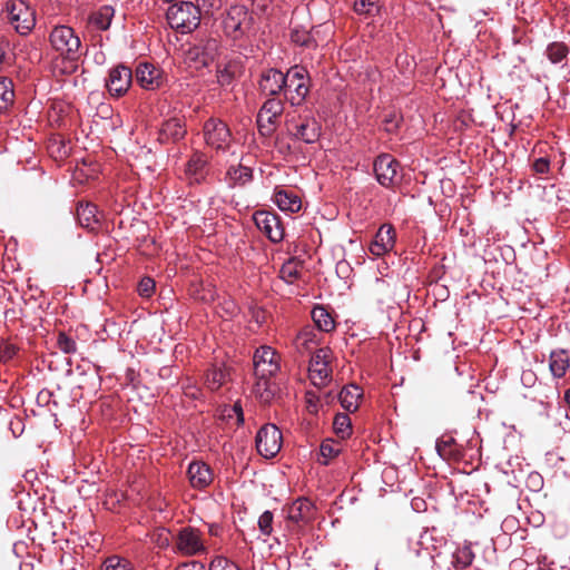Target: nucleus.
I'll use <instances>...</instances> for the list:
<instances>
[{"mask_svg": "<svg viewBox=\"0 0 570 570\" xmlns=\"http://www.w3.org/2000/svg\"><path fill=\"white\" fill-rule=\"evenodd\" d=\"M273 200L283 212L297 213L302 207L301 198L286 189H276Z\"/></svg>", "mask_w": 570, "mask_h": 570, "instance_id": "23", "label": "nucleus"}, {"mask_svg": "<svg viewBox=\"0 0 570 570\" xmlns=\"http://www.w3.org/2000/svg\"><path fill=\"white\" fill-rule=\"evenodd\" d=\"M258 86L263 95L276 98L286 87V77L281 70L271 68L262 72Z\"/></svg>", "mask_w": 570, "mask_h": 570, "instance_id": "18", "label": "nucleus"}, {"mask_svg": "<svg viewBox=\"0 0 570 570\" xmlns=\"http://www.w3.org/2000/svg\"><path fill=\"white\" fill-rule=\"evenodd\" d=\"M362 390L356 384L344 386L340 393L341 405L348 412H355L360 406Z\"/></svg>", "mask_w": 570, "mask_h": 570, "instance_id": "25", "label": "nucleus"}, {"mask_svg": "<svg viewBox=\"0 0 570 570\" xmlns=\"http://www.w3.org/2000/svg\"><path fill=\"white\" fill-rule=\"evenodd\" d=\"M399 161L390 154H382L374 160L376 180L383 187H393L399 183Z\"/></svg>", "mask_w": 570, "mask_h": 570, "instance_id": "13", "label": "nucleus"}, {"mask_svg": "<svg viewBox=\"0 0 570 570\" xmlns=\"http://www.w3.org/2000/svg\"><path fill=\"white\" fill-rule=\"evenodd\" d=\"M49 41L63 59L77 61L82 56L80 38L69 26H56L49 35Z\"/></svg>", "mask_w": 570, "mask_h": 570, "instance_id": "1", "label": "nucleus"}, {"mask_svg": "<svg viewBox=\"0 0 570 570\" xmlns=\"http://www.w3.org/2000/svg\"><path fill=\"white\" fill-rule=\"evenodd\" d=\"M224 415L232 419L233 416L236 417V423L242 424L244 422V414L243 409L239 403H235L232 406L224 410Z\"/></svg>", "mask_w": 570, "mask_h": 570, "instance_id": "49", "label": "nucleus"}, {"mask_svg": "<svg viewBox=\"0 0 570 570\" xmlns=\"http://www.w3.org/2000/svg\"><path fill=\"white\" fill-rule=\"evenodd\" d=\"M115 10L110 6H104L90 17V23L99 29L107 30L110 27Z\"/></svg>", "mask_w": 570, "mask_h": 570, "instance_id": "32", "label": "nucleus"}, {"mask_svg": "<svg viewBox=\"0 0 570 570\" xmlns=\"http://www.w3.org/2000/svg\"><path fill=\"white\" fill-rule=\"evenodd\" d=\"M532 167L537 174H547L550 169V160L546 157L538 158Z\"/></svg>", "mask_w": 570, "mask_h": 570, "instance_id": "51", "label": "nucleus"}, {"mask_svg": "<svg viewBox=\"0 0 570 570\" xmlns=\"http://www.w3.org/2000/svg\"><path fill=\"white\" fill-rule=\"evenodd\" d=\"M14 92L8 79H0V111H7L13 104Z\"/></svg>", "mask_w": 570, "mask_h": 570, "instance_id": "36", "label": "nucleus"}, {"mask_svg": "<svg viewBox=\"0 0 570 570\" xmlns=\"http://www.w3.org/2000/svg\"><path fill=\"white\" fill-rule=\"evenodd\" d=\"M77 218L82 227L95 229L99 224L97 206L91 203L79 204L77 207Z\"/></svg>", "mask_w": 570, "mask_h": 570, "instance_id": "26", "label": "nucleus"}, {"mask_svg": "<svg viewBox=\"0 0 570 570\" xmlns=\"http://www.w3.org/2000/svg\"><path fill=\"white\" fill-rule=\"evenodd\" d=\"M226 0H197L195 7L199 10V16H210L215 11L219 10Z\"/></svg>", "mask_w": 570, "mask_h": 570, "instance_id": "41", "label": "nucleus"}, {"mask_svg": "<svg viewBox=\"0 0 570 570\" xmlns=\"http://www.w3.org/2000/svg\"><path fill=\"white\" fill-rule=\"evenodd\" d=\"M436 451L444 460H460L462 451L452 436H443L436 442Z\"/></svg>", "mask_w": 570, "mask_h": 570, "instance_id": "27", "label": "nucleus"}, {"mask_svg": "<svg viewBox=\"0 0 570 570\" xmlns=\"http://www.w3.org/2000/svg\"><path fill=\"white\" fill-rule=\"evenodd\" d=\"M18 348L12 344H6L0 350V358L3 361L11 360L17 354Z\"/></svg>", "mask_w": 570, "mask_h": 570, "instance_id": "53", "label": "nucleus"}, {"mask_svg": "<svg viewBox=\"0 0 570 570\" xmlns=\"http://www.w3.org/2000/svg\"><path fill=\"white\" fill-rule=\"evenodd\" d=\"M209 570H240L237 564L230 562L228 559L224 557H215L210 564Z\"/></svg>", "mask_w": 570, "mask_h": 570, "instance_id": "43", "label": "nucleus"}, {"mask_svg": "<svg viewBox=\"0 0 570 570\" xmlns=\"http://www.w3.org/2000/svg\"><path fill=\"white\" fill-rule=\"evenodd\" d=\"M57 346L65 354H73L77 352L76 341L65 332H59L57 336Z\"/></svg>", "mask_w": 570, "mask_h": 570, "instance_id": "42", "label": "nucleus"}, {"mask_svg": "<svg viewBox=\"0 0 570 570\" xmlns=\"http://www.w3.org/2000/svg\"><path fill=\"white\" fill-rule=\"evenodd\" d=\"M4 58H6L4 48L2 46H0V70L2 69V66L4 63Z\"/></svg>", "mask_w": 570, "mask_h": 570, "instance_id": "55", "label": "nucleus"}, {"mask_svg": "<svg viewBox=\"0 0 570 570\" xmlns=\"http://www.w3.org/2000/svg\"><path fill=\"white\" fill-rule=\"evenodd\" d=\"M374 3L370 0H355L354 11L358 14H370Z\"/></svg>", "mask_w": 570, "mask_h": 570, "instance_id": "50", "label": "nucleus"}, {"mask_svg": "<svg viewBox=\"0 0 570 570\" xmlns=\"http://www.w3.org/2000/svg\"><path fill=\"white\" fill-rule=\"evenodd\" d=\"M301 275L298 264L294 259L283 264L279 271V277L288 284H293Z\"/></svg>", "mask_w": 570, "mask_h": 570, "instance_id": "38", "label": "nucleus"}, {"mask_svg": "<svg viewBox=\"0 0 570 570\" xmlns=\"http://www.w3.org/2000/svg\"><path fill=\"white\" fill-rule=\"evenodd\" d=\"M285 98L292 106H299L305 100L308 91V72L304 67L294 66L285 73Z\"/></svg>", "mask_w": 570, "mask_h": 570, "instance_id": "4", "label": "nucleus"}, {"mask_svg": "<svg viewBox=\"0 0 570 570\" xmlns=\"http://www.w3.org/2000/svg\"><path fill=\"white\" fill-rule=\"evenodd\" d=\"M312 320L320 331L328 333L335 328V321L324 306L317 305L312 309Z\"/></svg>", "mask_w": 570, "mask_h": 570, "instance_id": "29", "label": "nucleus"}, {"mask_svg": "<svg viewBox=\"0 0 570 570\" xmlns=\"http://www.w3.org/2000/svg\"><path fill=\"white\" fill-rule=\"evenodd\" d=\"M308 395H309V397H308V403H309V405H311V406H312V405H315V404H314V401L312 400V397H311V394H309V393H308Z\"/></svg>", "mask_w": 570, "mask_h": 570, "instance_id": "59", "label": "nucleus"}, {"mask_svg": "<svg viewBox=\"0 0 570 570\" xmlns=\"http://www.w3.org/2000/svg\"><path fill=\"white\" fill-rule=\"evenodd\" d=\"M101 570H134V567L129 560L111 556L105 560Z\"/></svg>", "mask_w": 570, "mask_h": 570, "instance_id": "39", "label": "nucleus"}, {"mask_svg": "<svg viewBox=\"0 0 570 570\" xmlns=\"http://www.w3.org/2000/svg\"><path fill=\"white\" fill-rule=\"evenodd\" d=\"M254 375L273 377L281 370V355L271 346L258 347L253 356Z\"/></svg>", "mask_w": 570, "mask_h": 570, "instance_id": "8", "label": "nucleus"}, {"mask_svg": "<svg viewBox=\"0 0 570 570\" xmlns=\"http://www.w3.org/2000/svg\"><path fill=\"white\" fill-rule=\"evenodd\" d=\"M175 570H206V568L200 561L193 560L180 563Z\"/></svg>", "mask_w": 570, "mask_h": 570, "instance_id": "52", "label": "nucleus"}, {"mask_svg": "<svg viewBox=\"0 0 570 570\" xmlns=\"http://www.w3.org/2000/svg\"><path fill=\"white\" fill-rule=\"evenodd\" d=\"M206 144L217 150H225L232 141L228 126L220 119L210 118L204 124Z\"/></svg>", "mask_w": 570, "mask_h": 570, "instance_id": "12", "label": "nucleus"}, {"mask_svg": "<svg viewBox=\"0 0 570 570\" xmlns=\"http://www.w3.org/2000/svg\"><path fill=\"white\" fill-rule=\"evenodd\" d=\"M169 26L180 33L194 31L200 23L199 10L190 1H180L171 4L167 10Z\"/></svg>", "mask_w": 570, "mask_h": 570, "instance_id": "2", "label": "nucleus"}, {"mask_svg": "<svg viewBox=\"0 0 570 570\" xmlns=\"http://www.w3.org/2000/svg\"><path fill=\"white\" fill-rule=\"evenodd\" d=\"M291 40L299 46L309 47L312 45V38L305 30L294 29L291 32Z\"/></svg>", "mask_w": 570, "mask_h": 570, "instance_id": "45", "label": "nucleus"}, {"mask_svg": "<svg viewBox=\"0 0 570 570\" xmlns=\"http://www.w3.org/2000/svg\"><path fill=\"white\" fill-rule=\"evenodd\" d=\"M255 384L253 387V393L261 403L268 404L275 397L278 392V386L276 383L272 382V377H261L259 375H255Z\"/></svg>", "mask_w": 570, "mask_h": 570, "instance_id": "22", "label": "nucleus"}, {"mask_svg": "<svg viewBox=\"0 0 570 570\" xmlns=\"http://www.w3.org/2000/svg\"><path fill=\"white\" fill-rule=\"evenodd\" d=\"M253 179V169L242 164L230 166L226 173V181L229 187L245 186Z\"/></svg>", "mask_w": 570, "mask_h": 570, "instance_id": "24", "label": "nucleus"}, {"mask_svg": "<svg viewBox=\"0 0 570 570\" xmlns=\"http://www.w3.org/2000/svg\"><path fill=\"white\" fill-rule=\"evenodd\" d=\"M234 79V72L229 66L217 69V81L220 86H228Z\"/></svg>", "mask_w": 570, "mask_h": 570, "instance_id": "46", "label": "nucleus"}, {"mask_svg": "<svg viewBox=\"0 0 570 570\" xmlns=\"http://www.w3.org/2000/svg\"><path fill=\"white\" fill-rule=\"evenodd\" d=\"M155 289V282L150 277H144L138 284V293L144 297H149Z\"/></svg>", "mask_w": 570, "mask_h": 570, "instance_id": "47", "label": "nucleus"}, {"mask_svg": "<svg viewBox=\"0 0 570 570\" xmlns=\"http://www.w3.org/2000/svg\"><path fill=\"white\" fill-rule=\"evenodd\" d=\"M550 371L554 377H562L569 366H570V360L568 357V354L566 351H553L550 354Z\"/></svg>", "mask_w": 570, "mask_h": 570, "instance_id": "30", "label": "nucleus"}, {"mask_svg": "<svg viewBox=\"0 0 570 570\" xmlns=\"http://www.w3.org/2000/svg\"><path fill=\"white\" fill-rule=\"evenodd\" d=\"M253 219L257 228L273 243H278L284 237V228L279 217L275 213L257 210Z\"/></svg>", "mask_w": 570, "mask_h": 570, "instance_id": "14", "label": "nucleus"}, {"mask_svg": "<svg viewBox=\"0 0 570 570\" xmlns=\"http://www.w3.org/2000/svg\"><path fill=\"white\" fill-rule=\"evenodd\" d=\"M282 448V432L274 424H265L256 435L257 452L266 458H274Z\"/></svg>", "mask_w": 570, "mask_h": 570, "instance_id": "11", "label": "nucleus"}, {"mask_svg": "<svg viewBox=\"0 0 570 570\" xmlns=\"http://www.w3.org/2000/svg\"><path fill=\"white\" fill-rule=\"evenodd\" d=\"M474 553L469 544L459 547L453 553L452 564L456 569H465L473 562Z\"/></svg>", "mask_w": 570, "mask_h": 570, "instance_id": "33", "label": "nucleus"}, {"mask_svg": "<svg viewBox=\"0 0 570 570\" xmlns=\"http://www.w3.org/2000/svg\"><path fill=\"white\" fill-rule=\"evenodd\" d=\"M254 18L244 4H234L226 11L223 20L224 32L233 40L242 39L252 30Z\"/></svg>", "mask_w": 570, "mask_h": 570, "instance_id": "3", "label": "nucleus"}, {"mask_svg": "<svg viewBox=\"0 0 570 570\" xmlns=\"http://www.w3.org/2000/svg\"><path fill=\"white\" fill-rule=\"evenodd\" d=\"M396 232L391 224H383L370 244L368 250L374 256H383L395 246Z\"/></svg>", "mask_w": 570, "mask_h": 570, "instance_id": "17", "label": "nucleus"}, {"mask_svg": "<svg viewBox=\"0 0 570 570\" xmlns=\"http://www.w3.org/2000/svg\"><path fill=\"white\" fill-rule=\"evenodd\" d=\"M273 513L271 511H265L258 519V527L261 532L264 535H269L273 531Z\"/></svg>", "mask_w": 570, "mask_h": 570, "instance_id": "44", "label": "nucleus"}, {"mask_svg": "<svg viewBox=\"0 0 570 570\" xmlns=\"http://www.w3.org/2000/svg\"><path fill=\"white\" fill-rule=\"evenodd\" d=\"M217 50V42L215 40H208L200 53V49L196 47L194 49L196 58L199 59V61L203 65H208L209 61L214 59V52Z\"/></svg>", "mask_w": 570, "mask_h": 570, "instance_id": "40", "label": "nucleus"}, {"mask_svg": "<svg viewBox=\"0 0 570 570\" xmlns=\"http://www.w3.org/2000/svg\"><path fill=\"white\" fill-rule=\"evenodd\" d=\"M287 128L295 139L305 144L316 142L322 131L320 121L312 116H299L297 119H292L288 121Z\"/></svg>", "mask_w": 570, "mask_h": 570, "instance_id": "10", "label": "nucleus"}, {"mask_svg": "<svg viewBox=\"0 0 570 570\" xmlns=\"http://www.w3.org/2000/svg\"><path fill=\"white\" fill-rule=\"evenodd\" d=\"M307 335V332H301L299 336Z\"/></svg>", "mask_w": 570, "mask_h": 570, "instance_id": "60", "label": "nucleus"}, {"mask_svg": "<svg viewBox=\"0 0 570 570\" xmlns=\"http://www.w3.org/2000/svg\"><path fill=\"white\" fill-rule=\"evenodd\" d=\"M209 533L213 534V535H216L217 534V529L214 528V527H210L209 528Z\"/></svg>", "mask_w": 570, "mask_h": 570, "instance_id": "58", "label": "nucleus"}, {"mask_svg": "<svg viewBox=\"0 0 570 570\" xmlns=\"http://www.w3.org/2000/svg\"><path fill=\"white\" fill-rule=\"evenodd\" d=\"M187 475L193 488L205 489L213 481V472L205 462L194 461L189 464Z\"/></svg>", "mask_w": 570, "mask_h": 570, "instance_id": "20", "label": "nucleus"}, {"mask_svg": "<svg viewBox=\"0 0 570 570\" xmlns=\"http://www.w3.org/2000/svg\"><path fill=\"white\" fill-rule=\"evenodd\" d=\"M207 164V159L205 155L200 153H195L186 165V174L193 179L195 183H200L204 179V169Z\"/></svg>", "mask_w": 570, "mask_h": 570, "instance_id": "28", "label": "nucleus"}, {"mask_svg": "<svg viewBox=\"0 0 570 570\" xmlns=\"http://www.w3.org/2000/svg\"><path fill=\"white\" fill-rule=\"evenodd\" d=\"M569 47L562 41H553L546 48V56L553 65H559L567 60L569 56Z\"/></svg>", "mask_w": 570, "mask_h": 570, "instance_id": "31", "label": "nucleus"}, {"mask_svg": "<svg viewBox=\"0 0 570 570\" xmlns=\"http://www.w3.org/2000/svg\"><path fill=\"white\" fill-rule=\"evenodd\" d=\"M533 376H534V375H533V373H532V372H528V373H527V372H524V373L522 374V380H523V381H528V382H530V381H531V379H533Z\"/></svg>", "mask_w": 570, "mask_h": 570, "instance_id": "56", "label": "nucleus"}, {"mask_svg": "<svg viewBox=\"0 0 570 570\" xmlns=\"http://www.w3.org/2000/svg\"><path fill=\"white\" fill-rule=\"evenodd\" d=\"M332 352L330 348H318L309 361L308 376L315 386L327 385L332 379Z\"/></svg>", "mask_w": 570, "mask_h": 570, "instance_id": "7", "label": "nucleus"}, {"mask_svg": "<svg viewBox=\"0 0 570 570\" xmlns=\"http://www.w3.org/2000/svg\"><path fill=\"white\" fill-rule=\"evenodd\" d=\"M186 135V128L183 119L178 117L169 118L164 121L158 132V141L161 144L176 142Z\"/></svg>", "mask_w": 570, "mask_h": 570, "instance_id": "21", "label": "nucleus"}, {"mask_svg": "<svg viewBox=\"0 0 570 570\" xmlns=\"http://www.w3.org/2000/svg\"><path fill=\"white\" fill-rule=\"evenodd\" d=\"M333 428L335 433L341 439H346L350 436L352 430L350 416L345 413L336 414L334 417Z\"/></svg>", "mask_w": 570, "mask_h": 570, "instance_id": "37", "label": "nucleus"}, {"mask_svg": "<svg viewBox=\"0 0 570 570\" xmlns=\"http://www.w3.org/2000/svg\"><path fill=\"white\" fill-rule=\"evenodd\" d=\"M50 396H51V393L49 391H41L38 394V401L48 402Z\"/></svg>", "mask_w": 570, "mask_h": 570, "instance_id": "54", "label": "nucleus"}, {"mask_svg": "<svg viewBox=\"0 0 570 570\" xmlns=\"http://www.w3.org/2000/svg\"><path fill=\"white\" fill-rule=\"evenodd\" d=\"M132 82L131 69L124 65H118L110 69L106 79V88L114 97L125 95Z\"/></svg>", "mask_w": 570, "mask_h": 570, "instance_id": "15", "label": "nucleus"}, {"mask_svg": "<svg viewBox=\"0 0 570 570\" xmlns=\"http://www.w3.org/2000/svg\"><path fill=\"white\" fill-rule=\"evenodd\" d=\"M283 111L284 104L279 98H269L263 104L256 118L258 130L263 136L269 137L274 134Z\"/></svg>", "mask_w": 570, "mask_h": 570, "instance_id": "6", "label": "nucleus"}, {"mask_svg": "<svg viewBox=\"0 0 570 570\" xmlns=\"http://www.w3.org/2000/svg\"><path fill=\"white\" fill-rule=\"evenodd\" d=\"M564 401L567 402L568 406L570 407V389H568L564 392Z\"/></svg>", "mask_w": 570, "mask_h": 570, "instance_id": "57", "label": "nucleus"}, {"mask_svg": "<svg viewBox=\"0 0 570 570\" xmlns=\"http://www.w3.org/2000/svg\"><path fill=\"white\" fill-rule=\"evenodd\" d=\"M175 548L178 553L185 557H193L207 551L200 531L193 527H185L179 530L175 539Z\"/></svg>", "mask_w": 570, "mask_h": 570, "instance_id": "9", "label": "nucleus"}, {"mask_svg": "<svg viewBox=\"0 0 570 570\" xmlns=\"http://www.w3.org/2000/svg\"><path fill=\"white\" fill-rule=\"evenodd\" d=\"M8 21L20 35H28L36 24L33 10L22 0L7 3Z\"/></svg>", "mask_w": 570, "mask_h": 570, "instance_id": "5", "label": "nucleus"}, {"mask_svg": "<svg viewBox=\"0 0 570 570\" xmlns=\"http://www.w3.org/2000/svg\"><path fill=\"white\" fill-rule=\"evenodd\" d=\"M400 121H401V116H399L397 114L393 112V114L387 115L383 120L384 130L390 134L396 131V129L399 128Z\"/></svg>", "mask_w": 570, "mask_h": 570, "instance_id": "48", "label": "nucleus"}, {"mask_svg": "<svg viewBox=\"0 0 570 570\" xmlns=\"http://www.w3.org/2000/svg\"><path fill=\"white\" fill-rule=\"evenodd\" d=\"M342 451V444L334 440H325L322 442L320 452L323 460L320 462L324 465L328 464V461L340 454Z\"/></svg>", "mask_w": 570, "mask_h": 570, "instance_id": "35", "label": "nucleus"}, {"mask_svg": "<svg viewBox=\"0 0 570 570\" xmlns=\"http://www.w3.org/2000/svg\"><path fill=\"white\" fill-rule=\"evenodd\" d=\"M227 377L228 373L224 368L213 367L206 373L205 384L209 390L216 391L227 381Z\"/></svg>", "mask_w": 570, "mask_h": 570, "instance_id": "34", "label": "nucleus"}, {"mask_svg": "<svg viewBox=\"0 0 570 570\" xmlns=\"http://www.w3.org/2000/svg\"><path fill=\"white\" fill-rule=\"evenodd\" d=\"M286 511L287 519L301 525L309 523L315 518L316 508L309 499L301 497L292 502Z\"/></svg>", "mask_w": 570, "mask_h": 570, "instance_id": "16", "label": "nucleus"}, {"mask_svg": "<svg viewBox=\"0 0 570 570\" xmlns=\"http://www.w3.org/2000/svg\"><path fill=\"white\" fill-rule=\"evenodd\" d=\"M136 81L146 90H156L163 83V75L155 66L144 62L136 68Z\"/></svg>", "mask_w": 570, "mask_h": 570, "instance_id": "19", "label": "nucleus"}]
</instances>
